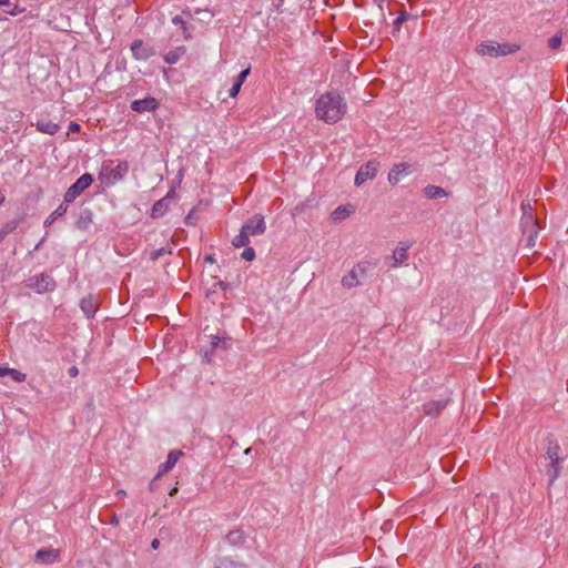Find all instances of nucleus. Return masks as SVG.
I'll list each match as a JSON object with an SVG mask.
<instances>
[{
	"instance_id": "f257e3e1",
	"label": "nucleus",
	"mask_w": 568,
	"mask_h": 568,
	"mask_svg": "<svg viewBox=\"0 0 568 568\" xmlns=\"http://www.w3.org/2000/svg\"><path fill=\"white\" fill-rule=\"evenodd\" d=\"M315 111L321 120L335 123L345 114L346 103L338 93L327 92L317 100Z\"/></svg>"
},
{
	"instance_id": "f03ea898",
	"label": "nucleus",
	"mask_w": 568,
	"mask_h": 568,
	"mask_svg": "<svg viewBox=\"0 0 568 568\" xmlns=\"http://www.w3.org/2000/svg\"><path fill=\"white\" fill-rule=\"evenodd\" d=\"M560 446L557 440L548 438V446L546 450V458L549 460L547 465V475L549 477V485H552L555 480L559 477L561 467L559 457Z\"/></svg>"
},
{
	"instance_id": "7ed1b4c3",
	"label": "nucleus",
	"mask_w": 568,
	"mask_h": 568,
	"mask_svg": "<svg viewBox=\"0 0 568 568\" xmlns=\"http://www.w3.org/2000/svg\"><path fill=\"white\" fill-rule=\"evenodd\" d=\"M520 49L518 44L515 43H497L494 41H486L477 45L476 52L480 55L487 57H500L507 55L510 53H515Z\"/></svg>"
},
{
	"instance_id": "20e7f679",
	"label": "nucleus",
	"mask_w": 568,
	"mask_h": 568,
	"mask_svg": "<svg viewBox=\"0 0 568 568\" xmlns=\"http://www.w3.org/2000/svg\"><path fill=\"white\" fill-rule=\"evenodd\" d=\"M23 283L26 287L32 290L37 294L51 293L57 287V283L53 277L44 272L30 276Z\"/></svg>"
},
{
	"instance_id": "39448f33",
	"label": "nucleus",
	"mask_w": 568,
	"mask_h": 568,
	"mask_svg": "<svg viewBox=\"0 0 568 568\" xmlns=\"http://www.w3.org/2000/svg\"><path fill=\"white\" fill-rule=\"evenodd\" d=\"M369 267L368 262L357 263L347 274L342 277V285L346 288H353L362 284L367 277Z\"/></svg>"
},
{
	"instance_id": "423d86ee",
	"label": "nucleus",
	"mask_w": 568,
	"mask_h": 568,
	"mask_svg": "<svg viewBox=\"0 0 568 568\" xmlns=\"http://www.w3.org/2000/svg\"><path fill=\"white\" fill-rule=\"evenodd\" d=\"M93 182V176L90 173L82 174L64 193V202L71 203L81 195Z\"/></svg>"
},
{
	"instance_id": "0eeeda50",
	"label": "nucleus",
	"mask_w": 568,
	"mask_h": 568,
	"mask_svg": "<svg viewBox=\"0 0 568 568\" xmlns=\"http://www.w3.org/2000/svg\"><path fill=\"white\" fill-rule=\"evenodd\" d=\"M129 171V163L126 161H120L114 168L110 165H103L100 178L105 179L106 183L113 184L120 181Z\"/></svg>"
},
{
	"instance_id": "6e6552de",
	"label": "nucleus",
	"mask_w": 568,
	"mask_h": 568,
	"mask_svg": "<svg viewBox=\"0 0 568 568\" xmlns=\"http://www.w3.org/2000/svg\"><path fill=\"white\" fill-rule=\"evenodd\" d=\"M379 165H381L379 162L374 161V160L368 161L367 163L362 165L355 175V181H354L355 185L361 186L366 181L373 180L378 172Z\"/></svg>"
},
{
	"instance_id": "1a4fd4ad",
	"label": "nucleus",
	"mask_w": 568,
	"mask_h": 568,
	"mask_svg": "<svg viewBox=\"0 0 568 568\" xmlns=\"http://www.w3.org/2000/svg\"><path fill=\"white\" fill-rule=\"evenodd\" d=\"M131 52L135 60L145 61L155 54L154 48L142 40H134L131 44Z\"/></svg>"
},
{
	"instance_id": "9d476101",
	"label": "nucleus",
	"mask_w": 568,
	"mask_h": 568,
	"mask_svg": "<svg viewBox=\"0 0 568 568\" xmlns=\"http://www.w3.org/2000/svg\"><path fill=\"white\" fill-rule=\"evenodd\" d=\"M414 166L408 163L395 164L388 173V182L392 185L398 184L404 176L409 175L414 172Z\"/></svg>"
},
{
	"instance_id": "9b49d317",
	"label": "nucleus",
	"mask_w": 568,
	"mask_h": 568,
	"mask_svg": "<svg viewBox=\"0 0 568 568\" xmlns=\"http://www.w3.org/2000/svg\"><path fill=\"white\" fill-rule=\"evenodd\" d=\"M242 229L251 235H262L266 230L264 217L261 214H255L252 219L247 220Z\"/></svg>"
},
{
	"instance_id": "f8f14e48",
	"label": "nucleus",
	"mask_w": 568,
	"mask_h": 568,
	"mask_svg": "<svg viewBox=\"0 0 568 568\" xmlns=\"http://www.w3.org/2000/svg\"><path fill=\"white\" fill-rule=\"evenodd\" d=\"M174 199L175 192L174 190H170L164 197L160 199L153 204L151 210V216L153 219L162 217L168 212L169 206Z\"/></svg>"
},
{
	"instance_id": "ddd939ff",
	"label": "nucleus",
	"mask_w": 568,
	"mask_h": 568,
	"mask_svg": "<svg viewBox=\"0 0 568 568\" xmlns=\"http://www.w3.org/2000/svg\"><path fill=\"white\" fill-rule=\"evenodd\" d=\"M410 245L408 243L399 242L397 247L394 250L393 254L389 257H387V260L392 261L389 263V266L396 268L400 264H403L408 257L407 251Z\"/></svg>"
},
{
	"instance_id": "4468645a",
	"label": "nucleus",
	"mask_w": 568,
	"mask_h": 568,
	"mask_svg": "<svg viewBox=\"0 0 568 568\" xmlns=\"http://www.w3.org/2000/svg\"><path fill=\"white\" fill-rule=\"evenodd\" d=\"M59 551L52 548L39 549L34 555V561L41 565H50L58 560Z\"/></svg>"
},
{
	"instance_id": "2eb2a0df",
	"label": "nucleus",
	"mask_w": 568,
	"mask_h": 568,
	"mask_svg": "<svg viewBox=\"0 0 568 568\" xmlns=\"http://www.w3.org/2000/svg\"><path fill=\"white\" fill-rule=\"evenodd\" d=\"M159 102L154 98H145L141 100H134L131 103V109L138 113L151 112L156 110Z\"/></svg>"
},
{
	"instance_id": "dca6fc26",
	"label": "nucleus",
	"mask_w": 568,
	"mask_h": 568,
	"mask_svg": "<svg viewBox=\"0 0 568 568\" xmlns=\"http://www.w3.org/2000/svg\"><path fill=\"white\" fill-rule=\"evenodd\" d=\"M182 454L183 453L181 450H171L168 455L166 460L159 466V470L155 478H159L163 474L170 471L175 466Z\"/></svg>"
},
{
	"instance_id": "f3484780",
	"label": "nucleus",
	"mask_w": 568,
	"mask_h": 568,
	"mask_svg": "<svg viewBox=\"0 0 568 568\" xmlns=\"http://www.w3.org/2000/svg\"><path fill=\"white\" fill-rule=\"evenodd\" d=\"M524 233H528L527 235V246L532 247L536 244V239L538 235V222L534 216H529V223L524 224Z\"/></svg>"
},
{
	"instance_id": "a211bd4d",
	"label": "nucleus",
	"mask_w": 568,
	"mask_h": 568,
	"mask_svg": "<svg viewBox=\"0 0 568 568\" xmlns=\"http://www.w3.org/2000/svg\"><path fill=\"white\" fill-rule=\"evenodd\" d=\"M80 307L88 318L93 317L98 308L97 300L89 295L83 297L80 302Z\"/></svg>"
},
{
	"instance_id": "6ab92c4d",
	"label": "nucleus",
	"mask_w": 568,
	"mask_h": 568,
	"mask_svg": "<svg viewBox=\"0 0 568 568\" xmlns=\"http://www.w3.org/2000/svg\"><path fill=\"white\" fill-rule=\"evenodd\" d=\"M36 128H37V130L39 132L47 133V134H50V135L55 134L59 131V129H60L59 124L52 122L49 119H41V120H39L36 123Z\"/></svg>"
},
{
	"instance_id": "aec40b11",
	"label": "nucleus",
	"mask_w": 568,
	"mask_h": 568,
	"mask_svg": "<svg viewBox=\"0 0 568 568\" xmlns=\"http://www.w3.org/2000/svg\"><path fill=\"white\" fill-rule=\"evenodd\" d=\"M423 194L427 199H440L446 197L448 192L440 186L427 185L423 189Z\"/></svg>"
},
{
	"instance_id": "412c9836",
	"label": "nucleus",
	"mask_w": 568,
	"mask_h": 568,
	"mask_svg": "<svg viewBox=\"0 0 568 568\" xmlns=\"http://www.w3.org/2000/svg\"><path fill=\"white\" fill-rule=\"evenodd\" d=\"M352 213H353L352 205H349V204L348 205H339L332 212L331 216L334 222H339V221L346 219L347 216H349Z\"/></svg>"
},
{
	"instance_id": "4be33fe9",
	"label": "nucleus",
	"mask_w": 568,
	"mask_h": 568,
	"mask_svg": "<svg viewBox=\"0 0 568 568\" xmlns=\"http://www.w3.org/2000/svg\"><path fill=\"white\" fill-rule=\"evenodd\" d=\"M185 53V48L184 47H176L172 50H170L165 55H164V61L168 63V64H174L176 63L181 57Z\"/></svg>"
},
{
	"instance_id": "5701e85b",
	"label": "nucleus",
	"mask_w": 568,
	"mask_h": 568,
	"mask_svg": "<svg viewBox=\"0 0 568 568\" xmlns=\"http://www.w3.org/2000/svg\"><path fill=\"white\" fill-rule=\"evenodd\" d=\"M69 203L64 201L51 213V215L45 220L44 225H50L60 216H63L68 211Z\"/></svg>"
},
{
	"instance_id": "b1692460",
	"label": "nucleus",
	"mask_w": 568,
	"mask_h": 568,
	"mask_svg": "<svg viewBox=\"0 0 568 568\" xmlns=\"http://www.w3.org/2000/svg\"><path fill=\"white\" fill-rule=\"evenodd\" d=\"M250 243V235L241 227L240 234L235 235L232 240L234 247L247 246Z\"/></svg>"
},
{
	"instance_id": "393cba45",
	"label": "nucleus",
	"mask_w": 568,
	"mask_h": 568,
	"mask_svg": "<svg viewBox=\"0 0 568 568\" xmlns=\"http://www.w3.org/2000/svg\"><path fill=\"white\" fill-rule=\"evenodd\" d=\"M446 404H447L446 400L429 402V403L425 404V406H424L425 412L428 415L434 414V413L437 414L445 408Z\"/></svg>"
},
{
	"instance_id": "a878e982",
	"label": "nucleus",
	"mask_w": 568,
	"mask_h": 568,
	"mask_svg": "<svg viewBox=\"0 0 568 568\" xmlns=\"http://www.w3.org/2000/svg\"><path fill=\"white\" fill-rule=\"evenodd\" d=\"M226 539L230 544L232 545H240L243 542L244 540V535H243V531L241 530H231L227 535H226Z\"/></svg>"
},
{
	"instance_id": "bb28decb",
	"label": "nucleus",
	"mask_w": 568,
	"mask_h": 568,
	"mask_svg": "<svg viewBox=\"0 0 568 568\" xmlns=\"http://www.w3.org/2000/svg\"><path fill=\"white\" fill-rule=\"evenodd\" d=\"M172 23L181 28L184 39L191 38V34L187 31L186 21L181 16H175L172 19Z\"/></svg>"
},
{
	"instance_id": "cd10ccee",
	"label": "nucleus",
	"mask_w": 568,
	"mask_h": 568,
	"mask_svg": "<svg viewBox=\"0 0 568 568\" xmlns=\"http://www.w3.org/2000/svg\"><path fill=\"white\" fill-rule=\"evenodd\" d=\"M92 213L89 210L83 211L80 214L79 220L77 221V227L78 229H85L87 225L91 222Z\"/></svg>"
},
{
	"instance_id": "c85d7f7f",
	"label": "nucleus",
	"mask_w": 568,
	"mask_h": 568,
	"mask_svg": "<svg viewBox=\"0 0 568 568\" xmlns=\"http://www.w3.org/2000/svg\"><path fill=\"white\" fill-rule=\"evenodd\" d=\"M19 225L18 220H11L8 221L0 229L1 233L6 237L8 234L12 233Z\"/></svg>"
},
{
	"instance_id": "c756f323",
	"label": "nucleus",
	"mask_w": 568,
	"mask_h": 568,
	"mask_svg": "<svg viewBox=\"0 0 568 568\" xmlns=\"http://www.w3.org/2000/svg\"><path fill=\"white\" fill-rule=\"evenodd\" d=\"M521 210L524 211V216H523V225L524 224H528L529 223V216H534L531 211H532V207L530 205L529 202H523L521 203Z\"/></svg>"
},
{
	"instance_id": "7c9ffc66",
	"label": "nucleus",
	"mask_w": 568,
	"mask_h": 568,
	"mask_svg": "<svg viewBox=\"0 0 568 568\" xmlns=\"http://www.w3.org/2000/svg\"><path fill=\"white\" fill-rule=\"evenodd\" d=\"M562 43V38L560 34H555L554 37H551L549 40H548V47L551 49V50H556L558 49Z\"/></svg>"
},
{
	"instance_id": "2f4dec72",
	"label": "nucleus",
	"mask_w": 568,
	"mask_h": 568,
	"mask_svg": "<svg viewBox=\"0 0 568 568\" xmlns=\"http://www.w3.org/2000/svg\"><path fill=\"white\" fill-rule=\"evenodd\" d=\"M242 258L245 261H253L255 258V251L251 246H245L244 251L241 254Z\"/></svg>"
},
{
	"instance_id": "473e14b6",
	"label": "nucleus",
	"mask_w": 568,
	"mask_h": 568,
	"mask_svg": "<svg viewBox=\"0 0 568 568\" xmlns=\"http://www.w3.org/2000/svg\"><path fill=\"white\" fill-rule=\"evenodd\" d=\"M407 19H408V14L405 12L402 13L400 16H398L394 21V31H398L402 23L405 22Z\"/></svg>"
},
{
	"instance_id": "72a5a7b5",
	"label": "nucleus",
	"mask_w": 568,
	"mask_h": 568,
	"mask_svg": "<svg viewBox=\"0 0 568 568\" xmlns=\"http://www.w3.org/2000/svg\"><path fill=\"white\" fill-rule=\"evenodd\" d=\"M241 87H242V83H240V82H237V81H234V83H233L232 88H231V89H230V91H229V95H230L231 98H235V97L239 94V92H240V90H241Z\"/></svg>"
},
{
	"instance_id": "f704fd0d",
	"label": "nucleus",
	"mask_w": 568,
	"mask_h": 568,
	"mask_svg": "<svg viewBox=\"0 0 568 568\" xmlns=\"http://www.w3.org/2000/svg\"><path fill=\"white\" fill-rule=\"evenodd\" d=\"M10 375H11V376H12V378H13L14 381H17V382H22V381H24V379H26V374H23V373H21V372L17 371V369H13V368L10 371Z\"/></svg>"
},
{
	"instance_id": "c9c22d12",
	"label": "nucleus",
	"mask_w": 568,
	"mask_h": 568,
	"mask_svg": "<svg viewBox=\"0 0 568 568\" xmlns=\"http://www.w3.org/2000/svg\"><path fill=\"white\" fill-rule=\"evenodd\" d=\"M250 71H251L250 68H246V69L242 70L240 72V74L236 77L235 81H237V82L243 84V82L245 81V79L250 74Z\"/></svg>"
},
{
	"instance_id": "e433bc0d",
	"label": "nucleus",
	"mask_w": 568,
	"mask_h": 568,
	"mask_svg": "<svg viewBox=\"0 0 568 568\" xmlns=\"http://www.w3.org/2000/svg\"><path fill=\"white\" fill-rule=\"evenodd\" d=\"M166 253V250L164 247L162 248H159V250H155L153 252H151V260L152 261H155L158 260L161 255L165 254Z\"/></svg>"
},
{
	"instance_id": "4c0bfd02",
	"label": "nucleus",
	"mask_w": 568,
	"mask_h": 568,
	"mask_svg": "<svg viewBox=\"0 0 568 568\" xmlns=\"http://www.w3.org/2000/svg\"><path fill=\"white\" fill-rule=\"evenodd\" d=\"M80 128H81V126H80V124H79V123H77V122L72 121V122H70V124H69V132H79V131H80Z\"/></svg>"
},
{
	"instance_id": "58836bf2",
	"label": "nucleus",
	"mask_w": 568,
	"mask_h": 568,
	"mask_svg": "<svg viewBox=\"0 0 568 568\" xmlns=\"http://www.w3.org/2000/svg\"><path fill=\"white\" fill-rule=\"evenodd\" d=\"M68 373L71 377H77L79 375V368L77 366H71L68 369Z\"/></svg>"
},
{
	"instance_id": "ea45409f",
	"label": "nucleus",
	"mask_w": 568,
	"mask_h": 568,
	"mask_svg": "<svg viewBox=\"0 0 568 568\" xmlns=\"http://www.w3.org/2000/svg\"><path fill=\"white\" fill-rule=\"evenodd\" d=\"M215 285H217L222 290H226L230 287V284L224 281H217Z\"/></svg>"
},
{
	"instance_id": "a19ab883",
	"label": "nucleus",
	"mask_w": 568,
	"mask_h": 568,
	"mask_svg": "<svg viewBox=\"0 0 568 568\" xmlns=\"http://www.w3.org/2000/svg\"><path fill=\"white\" fill-rule=\"evenodd\" d=\"M110 524L114 527L119 525V518L115 514L112 515V517L110 519Z\"/></svg>"
},
{
	"instance_id": "79ce46f5",
	"label": "nucleus",
	"mask_w": 568,
	"mask_h": 568,
	"mask_svg": "<svg viewBox=\"0 0 568 568\" xmlns=\"http://www.w3.org/2000/svg\"><path fill=\"white\" fill-rule=\"evenodd\" d=\"M220 342H221V339H220L217 336H214V337L212 338V343H211V344H212V347H213V348L217 347V346H219V344H220Z\"/></svg>"
},
{
	"instance_id": "37998d69",
	"label": "nucleus",
	"mask_w": 568,
	"mask_h": 568,
	"mask_svg": "<svg viewBox=\"0 0 568 568\" xmlns=\"http://www.w3.org/2000/svg\"><path fill=\"white\" fill-rule=\"evenodd\" d=\"M12 368H8V367H0V376H4L7 374H10V371Z\"/></svg>"
},
{
	"instance_id": "c03bdc74",
	"label": "nucleus",
	"mask_w": 568,
	"mask_h": 568,
	"mask_svg": "<svg viewBox=\"0 0 568 568\" xmlns=\"http://www.w3.org/2000/svg\"><path fill=\"white\" fill-rule=\"evenodd\" d=\"M115 496L118 498H124L126 496V491L124 489H119L116 493H115Z\"/></svg>"
},
{
	"instance_id": "a18cd8bd",
	"label": "nucleus",
	"mask_w": 568,
	"mask_h": 568,
	"mask_svg": "<svg viewBox=\"0 0 568 568\" xmlns=\"http://www.w3.org/2000/svg\"><path fill=\"white\" fill-rule=\"evenodd\" d=\"M10 0H0V8L10 7Z\"/></svg>"
},
{
	"instance_id": "49530a36",
	"label": "nucleus",
	"mask_w": 568,
	"mask_h": 568,
	"mask_svg": "<svg viewBox=\"0 0 568 568\" xmlns=\"http://www.w3.org/2000/svg\"><path fill=\"white\" fill-rule=\"evenodd\" d=\"M160 546V540L159 539H153L152 542H151V547L153 549H158Z\"/></svg>"
},
{
	"instance_id": "de8ad7c7",
	"label": "nucleus",
	"mask_w": 568,
	"mask_h": 568,
	"mask_svg": "<svg viewBox=\"0 0 568 568\" xmlns=\"http://www.w3.org/2000/svg\"><path fill=\"white\" fill-rule=\"evenodd\" d=\"M205 261L209 262V263H214V257L212 255H206L205 256Z\"/></svg>"
},
{
	"instance_id": "09e8293b",
	"label": "nucleus",
	"mask_w": 568,
	"mask_h": 568,
	"mask_svg": "<svg viewBox=\"0 0 568 568\" xmlns=\"http://www.w3.org/2000/svg\"><path fill=\"white\" fill-rule=\"evenodd\" d=\"M176 493H178V487H173V488L170 490L169 495H170L171 497H173Z\"/></svg>"
},
{
	"instance_id": "8fccbe9b",
	"label": "nucleus",
	"mask_w": 568,
	"mask_h": 568,
	"mask_svg": "<svg viewBox=\"0 0 568 568\" xmlns=\"http://www.w3.org/2000/svg\"><path fill=\"white\" fill-rule=\"evenodd\" d=\"M155 479H156V478H154V479L150 483V485H149V489H150L151 491H153V490L155 489V486H154V480H155Z\"/></svg>"
},
{
	"instance_id": "3c124183",
	"label": "nucleus",
	"mask_w": 568,
	"mask_h": 568,
	"mask_svg": "<svg viewBox=\"0 0 568 568\" xmlns=\"http://www.w3.org/2000/svg\"><path fill=\"white\" fill-rule=\"evenodd\" d=\"M4 199H6V197H4V194L0 191V205H2V204H3Z\"/></svg>"
},
{
	"instance_id": "603ef678",
	"label": "nucleus",
	"mask_w": 568,
	"mask_h": 568,
	"mask_svg": "<svg viewBox=\"0 0 568 568\" xmlns=\"http://www.w3.org/2000/svg\"><path fill=\"white\" fill-rule=\"evenodd\" d=\"M183 14H185V16H186V17H189V18L191 17V12H190L189 10H184V11H183Z\"/></svg>"
},
{
	"instance_id": "864d4df0",
	"label": "nucleus",
	"mask_w": 568,
	"mask_h": 568,
	"mask_svg": "<svg viewBox=\"0 0 568 568\" xmlns=\"http://www.w3.org/2000/svg\"><path fill=\"white\" fill-rule=\"evenodd\" d=\"M471 568H481V566L479 564H476Z\"/></svg>"
},
{
	"instance_id": "5fc2aeb1",
	"label": "nucleus",
	"mask_w": 568,
	"mask_h": 568,
	"mask_svg": "<svg viewBox=\"0 0 568 568\" xmlns=\"http://www.w3.org/2000/svg\"><path fill=\"white\" fill-rule=\"evenodd\" d=\"M250 452H251V448H247V449L245 450V454H246V455H250Z\"/></svg>"
},
{
	"instance_id": "6e6d98bb",
	"label": "nucleus",
	"mask_w": 568,
	"mask_h": 568,
	"mask_svg": "<svg viewBox=\"0 0 568 568\" xmlns=\"http://www.w3.org/2000/svg\"><path fill=\"white\" fill-rule=\"evenodd\" d=\"M6 12H8L9 14H13L12 10H6Z\"/></svg>"
}]
</instances>
